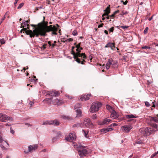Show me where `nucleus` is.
Wrapping results in <instances>:
<instances>
[{"label":"nucleus","mask_w":158,"mask_h":158,"mask_svg":"<svg viewBox=\"0 0 158 158\" xmlns=\"http://www.w3.org/2000/svg\"><path fill=\"white\" fill-rule=\"evenodd\" d=\"M56 43V41H54V44L52 45V48H53L54 47L56 46V45L55 44Z\"/></svg>","instance_id":"37998d69"},{"label":"nucleus","mask_w":158,"mask_h":158,"mask_svg":"<svg viewBox=\"0 0 158 158\" xmlns=\"http://www.w3.org/2000/svg\"><path fill=\"white\" fill-rule=\"evenodd\" d=\"M102 106L101 103L99 102H93L90 108L89 111L92 113H94L98 110L100 107Z\"/></svg>","instance_id":"0eeeda50"},{"label":"nucleus","mask_w":158,"mask_h":158,"mask_svg":"<svg viewBox=\"0 0 158 158\" xmlns=\"http://www.w3.org/2000/svg\"><path fill=\"white\" fill-rule=\"evenodd\" d=\"M121 2H123V4L124 5H126L128 2L127 0H126L125 2H124L123 1H121Z\"/></svg>","instance_id":"a18cd8bd"},{"label":"nucleus","mask_w":158,"mask_h":158,"mask_svg":"<svg viewBox=\"0 0 158 158\" xmlns=\"http://www.w3.org/2000/svg\"><path fill=\"white\" fill-rule=\"evenodd\" d=\"M76 112H77V117H81L82 112L81 110H80L77 109L76 110Z\"/></svg>","instance_id":"393cba45"},{"label":"nucleus","mask_w":158,"mask_h":158,"mask_svg":"<svg viewBox=\"0 0 158 158\" xmlns=\"http://www.w3.org/2000/svg\"><path fill=\"white\" fill-rule=\"evenodd\" d=\"M106 107L107 109H110L111 108V107L109 105H107Z\"/></svg>","instance_id":"0e129e2a"},{"label":"nucleus","mask_w":158,"mask_h":158,"mask_svg":"<svg viewBox=\"0 0 158 158\" xmlns=\"http://www.w3.org/2000/svg\"><path fill=\"white\" fill-rule=\"evenodd\" d=\"M48 43L49 45V46L50 47L51 46H52V45L51 44V42L50 41H49L48 42Z\"/></svg>","instance_id":"338daca9"},{"label":"nucleus","mask_w":158,"mask_h":158,"mask_svg":"<svg viewBox=\"0 0 158 158\" xmlns=\"http://www.w3.org/2000/svg\"><path fill=\"white\" fill-rule=\"evenodd\" d=\"M34 103L32 101H30L29 103V104L30 105V107H31L32 105H33L34 104Z\"/></svg>","instance_id":"603ef678"},{"label":"nucleus","mask_w":158,"mask_h":158,"mask_svg":"<svg viewBox=\"0 0 158 158\" xmlns=\"http://www.w3.org/2000/svg\"><path fill=\"white\" fill-rule=\"evenodd\" d=\"M114 27H112L109 29V31L110 32H113L114 31Z\"/></svg>","instance_id":"de8ad7c7"},{"label":"nucleus","mask_w":158,"mask_h":158,"mask_svg":"<svg viewBox=\"0 0 158 158\" xmlns=\"http://www.w3.org/2000/svg\"><path fill=\"white\" fill-rule=\"evenodd\" d=\"M104 11L105 12V13H104L102 15V17H104V16L108 15L110 12V5L107 7L106 9L104 10Z\"/></svg>","instance_id":"6ab92c4d"},{"label":"nucleus","mask_w":158,"mask_h":158,"mask_svg":"<svg viewBox=\"0 0 158 158\" xmlns=\"http://www.w3.org/2000/svg\"><path fill=\"white\" fill-rule=\"evenodd\" d=\"M81 125L80 123H76L73 125V127H81Z\"/></svg>","instance_id":"c756f323"},{"label":"nucleus","mask_w":158,"mask_h":158,"mask_svg":"<svg viewBox=\"0 0 158 158\" xmlns=\"http://www.w3.org/2000/svg\"><path fill=\"white\" fill-rule=\"evenodd\" d=\"M139 132L142 135L144 136H148L153 132V131L151 128L148 127L141 128L139 129Z\"/></svg>","instance_id":"39448f33"},{"label":"nucleus","mask_w":158,"mask_h":158,"mask_svg":"<svg viewBox=\"0 0 158 158\" xmlns=\"http://www.w3.org/2000/svg\"><path fill=\"white\" fill-rule=\"evenodd\" d=\"M31 26L32 27H35V28H36V27H37H37H36V25H34V24H31Z\"/></svg>","instance_id":"69168bd1"},{"label":"nucleus","mask_w":158,"mask_h":158,"mask_svg":"<svg viewBox=\"0 0 158 158\" xmlns=\"http://www.w3.org/2000/svg\"><path fill=\"white\" fill-rule=\"evenodd\" d=\"M131 128V126H125L122 127L123 130L126 132H128Z\"/></svg>","instance_id":"f3484780"},{"label":"nucleus","mask_w":158,"mask_h":158,"mask_svg":"<svg viewBox=\"0 0 158 158\" xmlns=\"http://www.w3.org/2000/svg\"><path fill=\"white\" fill-rule=\"evenodd\" d=\"M125 117H126V118L127 119L136 118V117H135L133 114H131L130 115H126L125 116Z\"/></svg>","instance_id":"bb28decb"},{"label":"nucleus","mask_w":158,"mask_h":158,"mask_svg":"<svg viewBox=\"0 0 158 158\" xmlns=\"http://www.w3.org/2000/svg\"><path fill=\"white\" fill-rule=\"evenodd\" d=\"M91 96V94H88L87 95H82L80 97L79 99L81 101H85L89 100V97Z\"/></svg>","instance_id":"ddd939ff"},{"label":"nucleus","mask_w":158,"mask_h":158,"mask_svg":"<svg viewBox=\"0 0 158 158\" xmlns=\"http://www.w3.org/2000/svg\"><path fill=\"white\" fill-rule=\"evenodd\" d=\"M21 27L22 28V27H23V28H25L24 27H27V29H28L29 30H30L29 29V24L27 23L26 22H23L21 24Z\"/></svg>","instance_id":"5701e85b"},{"label":"nucleus","mask_w":158,"mask_h":158,"mask_svg":"<svg viewBox=\"0 0 158 158\" xmlns=\"http://www.w3.org/2000/svg\"><path fill=\"white\" fill-rule=\"evenodd\" d=\"M79 52L75 53L74 50H71V53L73 55V58L75 61L78 63H81L79 60L78 59V57H81L83 58H85L86 55L85 53H79Z\"/></svg>","instance_id":"20e7f679"},{"label":"nucleus","mask_w":158,"mask_h":158,"mask_svg":"<svg viewBox=\"0 0 158 158\" xmlns=\"http://www.w3.org/2000/svg\"><path fill=\"white\" fill-rule=\"evenodd\" d=\"M152 107H155V102H152Z\"/></svg>","instance_id":"680f3d73"},{"label":"nucleus","mask_w":158,"mask_h":158,"mask_svg":"<svg viewBox=\"0 0 158 158\" xmlns=\"http://www.w3.org/2000/svg\"><path fill=\"white\" fill-rule=\"evenodd\" d=\"M12 121L13 119L12 117H9L8 116L5 114H0V121H6L7 120Z\"/></svg>","instance_id":"9d476101"},{"label":"nucleus","mask_w":158,"mask_h":158,"mask_svg":"<svg viewBox=\"0 0 158 158\" xmlns=\"http://www.w3.org/2000/svg\"><path fill=\"white\" fill-rule=\"evenodd\" d=\"M117 125V123H112V124H111L110 125V127H115Z\"/></svg>","instance_id":"09e8293b"},{"label":"nucleus","mask_w":158,"mask_h":158,"mask_svg":"<svg viewBox=\"0 0 158 158\" xmlns=\"http://www.w3.org/2000/svg\"><path fill=\"white\" fill-rule=\"evenodd\" d=\"M81 107V105L79 103H78L75 105L74 107L75 108H79Z\"/></svg>","instance_id":"72a5a7b5"},{"label":"nucleus","mask_w":158,"mask_h":158,"mask_svg":"<svg viewBox=\"0 0 158 158\" xmlns=\"http://www.w3.org/2000/svg\"><path fill=\"white\" fill-rule=\"evenodd\" d=\"M23 31L25 32L27 35H29L30 37L31 38L34 37L35 36L36 37V35L34 32V30L32 31L30 30H27L26 28H23L21 31L20 32H22Z\"/></svg>","instance_id":"1a4fd4ad"},{"label":"nucleus","mask_w":158,"mask_h":158,"mask_svg":"<svg viewBox=\"0 0 158 158\" xmlns=\"http://www.w3.org/2000/svg\"><path fill=\"white\" fill-rule=\"evenodd\" d=\"M62 101L60 100H59L56 98L53 102V104L54 105H60L61 104Z\"/></svg>","instance_id":"412c9836"},{"label":"nucleus","mask_w":158,"mask_h":158,"mask_svg":"<svg viewBox=\"0 0 158 158\" xmlns=\"http://www.w3.org/2000/svg\"><path fill=\"white\" fill-rule=\"evenodd\" d=\"M48 22L45 21L39 23L38 24V27H36L34 30V32L35 35H36V37H38L39 35L43 36H46L47 32L52 31L51 34L56 35L58 28L60 26L58 24H56L55 25H50L48 26Z\"/></svg>","instance_id":"f257e3e1"},{"label":"nucleus","mask_w":158,"mask_h":158,"mask_svg":"<svg viewBox=\"0 0 158 158\" xmlns=\"http://www.w3.org/2000/svg\"><path fill=\"white\" fill-rule=\"evenodd\" d=\"M73 40L72 39V38H69V39H67V40H65L66 41H68L69 42H70V41H72V40Z\"/></svg>","instance_id":"3c124183"},{"label":"nucleus","mask_w":158,"mask_h":158,"mask_svg":"<svg viewBox=\"0 0 158 158\" xmlns=\"http://www.w3.org/2000/svg\"><path fill=\"white\" fill-rule=\"evenodd\" d=\"M51 91H44L43 93H44L46 95H51L50 93Z\"/></svg>","instance_id":"c85d7f7f"},{"label":"nucleus","mask_w":158,"mask_h":158,"mask_svg":"<svg viewBox=\"0 0 158 158\" xmlns=\"http://www.w3.org/2000/svg\"><path fill=\"white\" fill-rule=\"evenodd\" d=\"M114 15H114L113 14H112V15H109L110 17V18H114Z\"/></svg>","instance_id":"13d9d810"},{"label":"nucleus","mask_w":158,"mask_h":158,"mask_svg":"<svg viewBox=\"0 0 158 158\" xmlns=\"http://www.w3.org/2000/svg\"><path fill=\"white\" fill-rule=\"evenodd\" d=\"M110 116L111 118L114 119H116L119 117V115L118 114L117 112L114 110L112 111Z\"/></svg>","instance_id":"dca6fc26"},{"label":"nucleus","mask_w":158,"mask_h":158,"mask_svg":"<svg viewBox=\"0 0 158 158\" xmlns=\"http://www.w3.org/2000/svg\"><path fill=\"white\" fill-rule=\"evenodd\" d=\"M145 104L146 106L148 107L150 106L149 103L148 101L145 102Z\"/></svg>","instance_id":"79ce46f5"},{"label":"nucleus","mask_w":158,"mask_h":158,"mask_svg":"<svg viewBox=\"0 0 158 158\" xmlns=\"http://www.w3.org/2000/svg\"><path fill=\"white\" fill-rule=\"evenodd\" d=\"M158 153V151L156 152H155L154 154H153L152 156H151V157L153 158L155 156H156V155Z\"/></svg>","instance_id":"c03bdc74"},{"label":"nucleus","mask_w":158,"mask_h":158,"mask_svg":"<svg viewBox=\"0 0 158 158\" xmlns=\"http://www.w3.org/2000/svg\"><path fill=\"white\" fill-rule=\"evenodd\" d=\"M2 133L0 132V143H3L4 141V140L2 139Z\"/></svg>","instance_id":"2f4dec72"},{"label":"nucleus","mask_w":158,"mask_h":158,"mask_svg":"<svg viewBox=\"0 0 158 158\" xmlns=\"http://www.w3.org/2000/svg\"><path fill=\"white\" fill-rule=\"evenodd\" d=\"M37 145H30L28 146L29 152H31L37 149Z\"/></svg>","instance_id":"2eb2a0df"},{"label":"nucleus","mask_w":158,"mask_h":158,"mask_svg":"<svg viewBox=\"0 0 158 158\" xmlns=\"http://www.w3.org/2000/svg\"><path fill=\"white\" fill-rule=\"evenodd\" d=\"M154 123H158V114H156L154 117H150L148 118V124L152 127L157 129L158 128V124Z\"/></svg>","instance_id":"f03ea898"},{"label":"nucleus","mask_w":158,"mask_h":158,"mask_svg":"<svg viewBox=\"0 0 158 158\" xmlns=\"http://www.w3.org/2000/svg\"><path fill=\"white\" fill-rule=\"evenodd\" d=\"M57 137H60L61 136V133L60 131H58L57 133Z\"/></svg>","instance_id":"8fccbe9b"},{"label":"nucleus","mask_w":158,"mask_h":158,"mask_svg":"<svg viewBox=\"0 0 158 158\" xmlns=\"http://www.w3.org/2000/svg\"><path fill=\"white\" fill-rule=\"evenodd\" d=\"M81 43H80L78 44L77 45H76L75 47L77 48V49H76V50H78L79 48H80L81 50H82V47H81Z\"/></svg>","instance_id":"cd10ccee"},{"label":"nucleus","mask_w":158,"mask_h":158,"mask_svg":"<svg viewBox=\"0 0 158 158\" xmlns=\"http://www.w3.org/2000/svg\"><path fill=\"white\" fill-rule=\"evenodd\" d=\"M111 122V120L107 118H106L103 120L102 122L99 123L100 125H107L110 123Z\"/></svg>","instance_id":"4468645a"},{"label":"nucleus","mask_w":158,"mask_h":158,"mask_svg":"<svg viewBox=\"0 0 158 158\" xmlns=\"http://www.w3.org/2000/svg\"><path fill=\"white\" fill-rule=\"evenodd\" d=\"M142 48L143 49H149L150 48V47L149 46H143L142 47Z\"/></svg>","instance_id":"c9c22d12"},{"label":"nucleus","mask_w":158,"mask_h":158,"mask_svg":"<svg viewBox=\"0 0 158 158\" xmlns=\"http://www.w3.org/2000/svg\"><path fill=\"white\" fill-rule=\"evenodd\" d=\"M142 143V141L141 140H138L135 143H137L138 144H140Z\"/></svg>","instance_id":"49530a36"},{"label":"nucleus","mask_w":158,"mask_h":158,"mask_svg":"<svg viewBox=\"0 0 158 158\" xmlns=\"http://www.w3.org/2000/svg\"><path fill=\"white\" fill-rule=\"evenodd\" d=\"M83 126L88 127H92L93 126V124L89 118H85L84 119L83 123Z\"/></svg>","instance_id":"f8f14e48"},{"label":"nucleus","mask_w":158,"mask_h":158,"mask_svg":"<svg viewBox=\"0 0 158 158\" xmlns=\"http://www.w3.org/2000/svg\"><path fill=\"white\" fill-rule=\"evenodd\" d=\"M0 146L1 148H2V149H5V148L4 146L3 145H2V144H1L0 145Z\"/></svg>","instance_id":"052dcab7"},{"label":"nucleus","mask_w":158,"mask_h":158,"mask_svg":"<svg viewBox=\"0 0 158 158\" xmlns=\"http://www.w3.org/2000/svg\"><path fill=\"white\" fill-rule=\"evenodd\" d=\"M53 98H46L43 101V102H48L49 104H50L51 102V101L52 100Z\"/></svg>","instance_id":"a878e982"},{"label":"nucleus","mask_w":158,"mask_h":158,"mask_svg":"<svg viewBox=\"0 0 158 158\" xmlns=\"http://www.w3.org/2000/svg\"><path fill=\"white\" fill-rule=\"evenodd\" d=\"M103 23H102L100 24H99L98 26V28H99V27H102L103 26Z\"/></svg>","instance_id":"6e6d98bb"},{"label":"nucleus","mask_w":158,"mask_h":158,"mask_svg":"<svg viewBox=\"0 0 158 158\" xmlns=\"http://www.w3.org/2000/svg\"><path fill=\"white\" fill-rule=\"evenodd\" d=\"M23 5H24V3H22L21 4H20L19 5V6H18V9L21 8V7L23 6Z\"/></svg>","instance_id":"4c0bfd02"},{"label":"nucleus","mask_w":158,"mask_h":158,"mask_svg":"<svg viewBox=\"0 0 158 158\" xmlns=\"http://www.w3.org/2000/svg\"><path fill=\"white\" fill-rule=\"evenodd\" d=\"M113 130L112 128H108L105 129H103L101 130V131L104 133H106L107 132Z\"/></svg>","instance_id":"b1692460"},{"label":"nucleus","mask_w":158,"mask_h":158,"mask_svg":"<svg viewBox=\"0 0 158 158\" xmlns=\"http://www.w3.org/2000/svg\"><path fill=\"white\" fill-rule=\"evenodd\" d=\"M5 16H4L3 18H2V20H1L0 22V25L2 23V22L3 21V20L5 19Z\"/></svg>","instance_id":"4d7b16f0"},{"label":"nucleus","mask_w":158,"mask_h":158,"mask_svg":"<svg viewBox=\"0 0 158 158\" xmlns=\"http://www.w3.org/2000/svg\"><path fill=\"white\" fill-rule=\"evenodd\" d=\"M127 11L124 12L123 11H122V14L123 15H127Z\"/></svg>","instance_id":"5fc2aeb1"},{"label":"nucleus","mask_w":158,"mask_h":158,"mask_svg":"<svg viewBox=\"0 0 158 158\" xmlns=\"http://www.w3.org/2000/svg\"><path fill=\"white\" fill-rule=\"evenodd\" d=\"M117 64L118 62L116 60H114L111 59L109 60L106 65V69H109L110 66L114 69H117L118 67Z\"/></svg>","instance_id":"423d86ee"},{"label":"nucleus","mask_w":158,"mask_h":158,"mask_svg":"<svg viewBox=\"0 0 158 158\" xmlns=\"http://www.w3.org/2000/svg\"><path fill=\"white\" fill-rule=\"evenodd\" d=\"M72 34L74 35H76L77 34V32L76 30H74L72 33Z\"/></svg>","instance_id":"58836bf2"},{"label":"nucleus","mask_w":158,"mask_h":158,"mask_svg":"<svg viewBox=\"0 0 158 158\" xmlns=\"http://www.w3.org/2000/svg\"><path fill=\"white\" fill-rule=\"evenodd\" d=\"M51 96L56 97L60 95V93L58 91H51Z\"/></svg>","instance_id":"4be33fe9"},{"label":"nucleus","mask_w":158,"mask_h":158,"mask_svg":"<svg viewBox=\"0 0 158 158\" xmlns=\"http://www.w3.org/2000/svg\"><path fill=\"white\" fill-rule=\"evenodd\" d=\"M60 124V122L56 119L54 120H47L44 122L43 123L44 125H53L55 126H58Z\"/></svg>","instance_id":"6e6552de"},{"label":"nucleus","mask_w":158,"mask_h":158,"mask_svg":"<svg viewBox=\"0 0 158 158\" xmlns=\"http://www.w3.org/2000/svg\"><path fill=\"white\" fill-rule=\"evenodd\" d=\"M120 27L121 28L123 29H127V28H128L129 27L128 26H121Z\"/></svg>","instance_id":"f704fd0d"},{"label":"nucleus","mask_w":158,"mask_h":158,"mask_svg":"<svg viewBox=\"0 0 158 158\" xmlns=\"http://www.w3.org/2000/svg\"><path fill=\"white\" fill-rule=\"evenodd\" d=\"M63 118L65 119H67L68 120H71L72 118L71 117L66 116H64Z\"/></svg>","instance_id":"e433bc0d"},{"label":"nucleus","mask_w":158,"mask_h":158,"mask_svg":"<svg viewBox=\"0 0 158 158\" xmlns=\"http://www.w3.org/2000/svg\"><path fill=\"white\" fill-rule=\"evenodd\" d=\"M0 43L2 44H5V40L4 39L0 40Z\"/></svg>","instance_id":"7c9ffc66"},{"label":"nucleus","mask_w":158,"mask_h":158,"mask_svg":"<svg viewBox=\"0 0 158 158\" xmlns=\"http://www.w3.org/2000/svg\"><path fill=\"white\" fill-rule=\"evenodd\" d=\"M119 12V10H117V11H116L114 12L113 13V14L115 15L117 14Z\"/></svg>","instance_id":"864d4df0"},{"label":"nucleus","mask_w":158,"mask_h":158,"mask_svg":"<svg viewBox=\"0 0 158 158\" xmlns=\"http://www.w3.org/2000/svg\"><path fill=\"white\" fill-rule=\"evenodd\" d=\"M75 133L73 132L69 134V135L65 137V139L68 141H70L75 140L76 139Z\"/></svg>","instance_id":"9b49d317"},{"label":"nucleus","mask_w":158,"mask_h":158,"mask_svg":"<svg viewBox=\"0 0 158 158\" xmlns=\"http://www.w3.org/2000/svg\"><path fill=\"white\" fill-rule=\"evenodd\" d=\"M39 8H42L41 7H37L35 9V11H37L38 10Z\"/></svg>","instance_id":"bf43d9fd"},{"label":"nucleus","mask_w":158,"mask_h":158,"mask_svg":"<svg viewBox=\"0 0 158 158\" xmlns=\"http://www.w3.org/2000/svg\"><path fill=\"white\" fill-rule=\"evenodd\" d=\"M77 148H79L78 149V154L79 156L81 157L86 156L87 154L91 152L90 150L85 149V146H82L81 144L78 145Z\"/></svg>","instance_id":"7ed1b4c3"},{"label":"nucleus","mask_w":158,"mask_h":158,"mask_svg":"<svg viewBox=\"0 0 158 158\" xmlns=\"http://www.w3.org/2000/svg\"><path fill=\"white\" fill-rule=\"evenodd\" d=\"M96 118L97 116L96 114H93L92 117V118L93 119H96Z\"/></svg>","instance_id":"a19ab883"},{"label":"nucleus","mask_w":158,"mask_h":158,"mask_svg":"<svg viewBox=\"0 0 158 158\" xmlns=\"http://www.w3.org/2000/svg\"><path fill=\"white\" fill-rule=\"evenodd\" d=\"M84 131L85 136V137L87 138V135L88 133V131H85V130H83Z\"/></svg>","instance_id":"ea45409f"},{"label":"nucleus","mask_w":158,"mask_h":158,"mask_svg":"<svg viewBox=\"0 0 158 158\" xmlns=\"http://www.w3.org/2000/svg\"><path fill=\"white\" fill-rule=\"evenodd\" d=\"M24 22H26L27 23H28L30 22V20L28 19L27 21H24Z\"/></svg>","instance_id":"774afa93"},{"label":"nucleus","mask_w":158,"mask_h":158,"mask_svg":"<svg viewBox=\"0 0 158 158\" xmlns=\"http://www.w3.org/2000/svg\"><path fill=\"white\" fill-rule=\"evenodd\" d=\"M78 59L81 62L78 63H81L82 64H85V60L86 59V56L85 58H83L81 57H78Z\"/></svg>","instance_id":"aec40b11"},{"label":"nucleus","mask_w":158,"mask_h":158,"mask_svg":"<svg viewBox=\"0 0 158 158\" xmlns=\"http://www.w3.org/2000/svg\"><path fill=\"white\" fill-rule=\"evenodd\" d=\"M148 27H146L144 31V33L145 34H146L148 32Z\"/></svg>","instance_id":"473e14b6"},{"label":"nucleus","mask_w":158,"mask_h":158,"mask_svg":"<svg viewBox=\"0 0 158 158\" xmlns=\"http://www.w3.org/2000/svg\"><path fill=\"white\" fill-rule=\"evenodd\" d=\"M105 48L110 47L111 49L114 50L115 48L114 43H109L107 44L105 46Z\"/></svg>","instance_id":"a211bd4d"},{"label":"nucleus","mask_w":158,"mask_h":158,"mask_svg":"<svg viewBox=\"0 0 158 158\" xmlns=\"http://www.w3.org/2000/svg\"><path fill=\"white\" fill-rule=\"evenodd\" d=\"M47 45V44H44V45H43V48L44 49H45L46 48V46Z\"/></svg>","instance_id":"e2e57ef3"}]
</instances>
